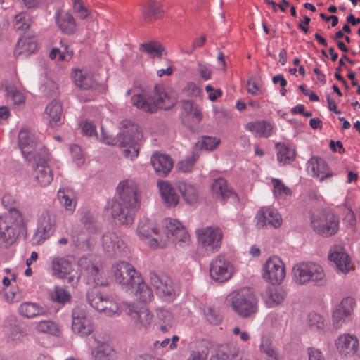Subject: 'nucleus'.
Returning <instances> with one entry per match:
<instances>
[{
  "mask_svg": "<svg viewBox=\"0 0 360 360\" xmlns=\"http://www.w3.org/2000/svg\"><path fill=\"white\" fill-rule=\"evenodd\" d=\"M63 108L61 103L53 100L46 108V113L48 115L49 124L52 127H58L61 124V115Z\"/></svg>",
  "mask_w": 360,
  "mask_h": 360,
  "instance_id": "obj_32",
  "label": "nucleus"
},
{
  "mask_svg": "<svg viewBox=\"0 0 360 360\" xmlns=\"http://www.w3.org/2000/svg\"><path fill=\"white\" fill-rule=\"evenodd\" d=\"M56 22L59 29L66 34H72L77 28L76 21L71 13L58 9L55 15Z\"/></svg>",
  "mask_w": 360,
  "mask_h": 360,
  "instance_id": "obj_23",
  "label": "nucleus"
},
{
  "mask_svg": "<svg viewBox=\"0 0 360 360\" xmlns=\"http://www.w3.org/2000/svg\"><path fill=\"white\" fill-rule=\"evenodd\" d=\"M226 303L240 317L248 318L258 311V300L250 288H241L230 292Z\"/></svg>",
  "mask_w": 360,
  "mask_h": 360,
  "instance_id": "obj_4",
  "label": "nucleus"
},
{
  "mask_svg": "<svg viewBox=\"0 0 360 360\" xmlns=\"http://www.w3.org/2000/svg\"><path fill=\"white\" fill-rule=\"evenodd\" d=\"M72 329L74 333L84 336L91 333L94 330V327L90 320L86 318L79 321H77L75 323H72Z\"/></svg>",
  "mask_w": 360,
  "mask_h": 360,
  "instance_id": "obj_46",
  "label": "nucleus"
},
{
  "mask_svg": "<svg viewBox=\"0 0 360 360\" xmlns=\"http://www.w3.org/2000/svg\"><path fill=\"white\" fill-rule=\"evenodd\" d=\"M234 273L235 267L233 264L224 255H218L210 263V274L215 281L226 282L231 278Z\"/></svg>",
  "mask_w": 360,
  "mask_h": 360,
  "instance_id": "obj_12",
  "label": "nucleus"
},
{
  "mask_svg": "<svg viewBox=\"0 0 360 360\" xmlns=\"http://www.w3.org/2000/svg\"><path fill=\"white\" fill-rule=\"evenodd\" d=\"M247 90L248 93L252 95H259L261 94L259 86L256 84L255 82L249 80L247 82Z\"/></svg>",
  "mask_w": 360,
  "mask_h": 360,
  "instance_id": "obj_63",
  "label": "nucleus"
},
{
  "mask_svg": "<svg viewBox=\"0 0 360 360\" xmlns=\"http://www.w3.org/2000/svg\"><path fill=\"white\" fill-rule=\"evenodd\" d=\"M256 226L259 229L266 226L278 228L282 224V218L277 210L271 207L261 208L255 217Z\"/></svg>",
  "mask_w": 360,
  "mask_h": 360,
  "instance_id": "obj_18",
  "label": "nucleus"
},
{
  "mask_svg": "<svg viewBox=\"0 0 360 360\" xmlns=\"http://www.w3.org/2000/svg\"><path fill=\"white\" fill-rule=\"evenodd\" d=\"M86 270L89 274V276H91L94 281L96 283V284L98 285V281L99 280L98 276L100 272L98 267L96 265L92 264L91 265L87 266Z\"/></svg>",
  "mask_w": 360,
  "mask_h": 360,
  "instance_id": "obj_60",
  "label": "nucleus"
},
{
  "mask_svg": "<svg viewBox=\"0 0 360 360\" xmlns=\"http://www.w3.org/2000/svg\"><path fill=\"white\" fill-rule=\"evenodd\" d=\"M233 334L235 335H239L240 340L243 342H248L250 339V333L247 331H240L238 326L233 328Z\"/></svg>",
  "mask_w": 360,
  "mask_h": 360,
  "instance_id": "obj_64",
  "label": "nucleus"
},
{
  "mask_svg": "<svg viewBox=\"0 0 360 360\" xmlns=\"http://www.w3.org/2000/svg\"><path fill=\"white\" fill-rule=\"evenodd\" d=\"M120 200L108 202L112 216L122 224L131 225L135 217V181L126 179L120 181L117 187Z\"/></svg>",
  "mask_w": 360,
  "mask_h": 360,
  "instance_id": "obj_2",
  "label": "nucleus"
},
{
  "mask_svg": "<svg viewBox=\"0 0 360 360\" xmlns=\"http://www.w3.org/2000/svg\"><path fill=\"white\" fill-rule=\"evenodd\" d=\"M149 15L146 18H153V20L163 17L165 10L162 5H151L148 8Z\"/></svg>",
  "mask_w": 360,
  "mask_h": 360,
  "instance_id": "obj_54",
  "label": "nucleus"
},
{
  "mask_svg": "<svg viewBox=\"0 0 360 360\" xmlns=\"http://www.w3.org/2000/svg\"><path fill=\"white\" fill-rule=\"evenodd\" d=\"M152 165L160 175H167L173 167L172 158L165 154L156 153L151 157Z\"/></svg>",
  "mask_w": 360,
  "mask_h": 360,
  "instance_id": "obj_27",
  "label": "nucleus"
},
{
  "mask_svg": "<svg viewBox=\"0 0 360 360\" xmlns=\"http://www.w3.org/2000/svg\"><path fill=\"white\" fill-rule=\"evenodd\" d=\"M271 183L274 187L273 193L276 198L284 199L287 196L291 195L292 191L285 186L280 179H272Z\"/></svg>",
  "mask_w": 360,
  "mask_h": 360,
  "instance_id": "obj_45",
  "label": "nucleus"
},
{
  "mask_svg": "<svg viewBox=\"0 0 360 360\" xmlns=\"http://www.w3.org/2000/svg\"><path fill=\"white\" fill-rule=\"evenodd\" d=\"M208 350L207 349H196L192 350L187 360H207Z\"/></svg>",
  "mask_w": 360,
  "mask_h": 360,
  "instance_id": "obj_55",
  "label": "nucleus"
},
{
  "mask_svg": "<svg viewBox=\"0 0 360 360\" xmlns=\"http://www.w3.org/2000/svg\"><path fill=\"white\" fill-rule=\"evenodd\" d=\"M122 131L117 137L108 136L101 127L100 141L109 146H118L122 148L124 157L133 160L135 153V128L131 121L124 120L122 123Z\"/></svg>",
  "mask_w": 360,
  "mask_h": 360,
  "instance_id": "obj_6",
  "label": "nucleus"
},
{
  "mask_svg": "<svg viewBox=\"0 0 360 360\" xmlns=\"http://www.w3.org/2000/svg\"><path fill=\"white\" fill-rule=\"evenodd\" d=\"M307 169L312 176L319 179V181L333 176L326 162L321 158L312 157L307 162Z\"/></svg>",
  "mask_w": 360,
  "mask_h": 360,
  "instance_id": "obj_22",
  "label": "nucleus"
},
{
  "mask_svg": "<svg viewBox=\"0 0 360 360\" xmlns=\"http://www.w3.org/2000/svg\"><path fill=\"white\" fill-rule=\"evenodd\" d=\"M8 94L11 96L15 104H21L25 101L24 96L19 91L13 88L8 89Z\"/></svg>",
  "mask_w": 360,
  "mask_h": 360,
  "instance_id": "obj_59",
  "label": "nucleus"
},
{
  "mask_svg": "<svg viewBox=\"0 0 360 360\" xmlns=\"http://www.w3.org/2000/svg\"><path fill=\"white\" fill-rule=\"evenodd\" d=\"M82 133L88 136H92L94 135L98 136V134L96 131V127L91 122H83L81 125Z\"/></svg>",
  "mask_w": 360,
  "mask_h": 360,
  "instance_id": "obj_58",
  "label": "nucleus"
},
{
  "mask_svg": "<svg viewBox=\"0 0 360 360\" xmlns=\"http://www.w3.org/2000/svg\"><path fill=\"white\" fill-rule=\"evenodd\" d=\"M86 313L83 305H77L73 308L72 311V323H75V321H79L83 319H86Z\"/></svg>",
  "mask_w": 360,
  "mask_h": 360,
  "instance_id": "obj_53",
  "label": "nucleus"
},
{
  "mask_svg": "<svg viewBox=\"0 0 360 360\" xmlns=\"http://www.w3.org/2000/svg\"><path fill=\"white\" fill-rule=\"evenodd\" d=\"M37 49L38 46L35 41L23 37L18 41L17 46L15 50V54L24 55L27 56L34 53Z\"/></svg>",
  "mask_w": 360,
  "mask_h": 360,
  "instance_id": "obj_39",
  "label": "nucleus"
},
{
  "mask_svg": "<svg viewBox=\"0 0 360 360\" xmlns=\"http://www.w3.org/2000/svg\"><path fill=\"white\" fill-rule=\"evenodd\" d=\"M37 329L40 333L56 335L58 331L57 325L51 321H41L38 323Z\"/></svg>",
  "mask_w": 360,
  "mask_h": 360,
  "instance_id": "obj_50",
  "label": "nucleus"
},
{
  "mask_svg": "<svg viewBox=\"0 0 360 360\" xmlns=\"http://www.w3.org/2000/svg\"><path fill=\"white\" fill-rule=\"evenodd\" d=\"M94 360H116V355L113 348L105 342H98L95 350H92Z\"/></svg>",
  "mask_w": 360,
  "mask_h": 360,
  "instance_id": "obj_38",
  "label": "nucleus"
},
{
  "mask_svg": "<svg viewBox=\"0 0 360 360\" xmlns=\"http://www.w3.org/2000/svg\"><path fill=\"white\" fill-rule=\"evenodd\" d=\"M153 297L151 288L144 282L141 275L136 272V309L138 304L147 305Z\"/></svg>",
  "mask_w": 360,
  "mask_h": 360,
  "instance_id": "obj_24",
  "label": "nucleus"
},
{
  "mask_svg": "<svg viewBox=\"0 0 360 360\" xmlns=\"http://www.w3.org/2000/svg\"><path fill=\"white\" fill-rule=\"evenodd\" d=\"M285 292L280 288H268L263 293V298L269 307H274L283 302Z\"/></svg>",
  "mask_w": 360,
  "mask_h": 360,
  "instance_id": "obj_36",
  "label": "nucleus"
},
{
  "mask_svg": "<svg viewBox=\"0 0 360 360\" xmlns=\"http://www.w3.org/2000/svg\"><path fill=\"white\" fill-rule=\"evenodd\" d=\"M259 349L260 353L264 355L268 360H281L282 359V355L268 335L261 337Z\"/></svg>",
  "mask_w": 360,
  "mask_h": 360,
  "instance_id": "obj_29",
  "label": "nucleus"
},
{
  "mask_svg": "<svg viewBox=\"0 0 360 360\" xmlns=\"http://www.w3.org/2000/svg\"><path fill=\"white\" fill-rule=\"evenodd\" d=\"M176 186L184 200L187 203L193 205L198 202V191L194 185L185 181H179Z\"/></svg>",
  "mask_w": 360,
  "mask_h": 360,
  "instance_id": "obj_34",
  "label": "nucleus"
},
{
  "mask_svg": "<svg viewBox=\"0 0 360 360\" xmlns=\"http://www.w3.org/2000/svg\"><path fill=\"white\" fill-rule=\"evenodd\" d=\"M311 226L315 232L323 236L334 235L339 228V219L333 212H324L314 215Z\"/></svg>",
  "mask_w": 360,
  "mask_h": 360,
  "instance_id": "obj_9",
  "label": "nucleus"
},
{
  "mask_svg": "<svg viewBox=\"0 0 360 360\" xmlns=\"http://www.w3.org/2000/svg\"><path fill=\"white\" fill-rule=\"evenodd\" d=\"M151 285L155 288L157 295L170 302L175 297V292L173 288L171 278L165 274H158L154 271L149 274Z\"/></svg>",
  "mask_w": 360,
  "mask_h": 360,
  "instance_id": "obj_16",
  "label": "nucleus"
},
{
  "mask_svg": "<svg viewBox=\"0 0 360 360\" xmlns=\"http://www.w3.org/2000/svg\"><path fill=\"white\" fill-rule=\"evenodd\" d=\"M220 140L215 137L205 136L203 138L201 147L207 150H212L219 144Z\"/></svg>",
  "mask_w": 360,
  "mask_h": 360,
  "instance_id": "obj_51",
  "label": "nucleus"
},
{
  "mask_svg": "<svg viewBox=\"0 0 360 360\" xmlns=\"http://www.w3.org/2000/svg\"><path fill=\"white\" fill-rule=\"evenodd\" d=\"M286 276L285 265L278 256L269 257L263 265L262 277L272 285H280Z\"/></svg>",
  "mask_w": 360,
  "mask_h": 360,
  "instance_id": "obj_8",
  "label": "nucleus"
},
{
  "mask_svg": "<svg viewBox=\"0 0 360 360\" xmlns=\"http://www.w3.org/2000/svg\"><path fill=\"white\" fill-rule=\"evenodd\" d=\"M116 281L126 291L134 293L135 269L127 262H120L113 266Z\"/></svg>",
  "mask_w": 360,
  "mask_h": 360,
  "instance_id": "obj_15",
  "label": "nucleus"
},
{
  "mask_svg": "<svg viewBox=\"0 0 360 360\" xmlns=\"http://www.w3.org/2000/svg\"><path fill=\"white\" fill-rule=\"evenodd\" d=\"M152 318L153 315L147 305L140 306L139 311H136V321L138 320L141 326L146 327L150 325Z\"/></svg>",
  "mask_w": 360,
  "mask_h": 360,
  "instance_id": "obj_47",
  "label": "nucleus"
},
{
  "mask_svg": "<svg viewBox=\"0 0 360 360\" xmlns=\"http://www.w3.org/2000/svg\"><path fill=\"white\" fill-rule=\"evenodd\" d=\"M210 360H241V356L237 348L221 345L216 353L210 356Z\"/></svg>",
  "mask_w": 360,
  "mask_h": 360,
  "instance_id": "obj_35",
  "label": "nucleus"
},
{
  "mask_svg": "<svg viewBox=\"0 0 360 360\" xmlns=\"http://www.w3.org/2000/svg\"><path fill=\"white\" fill-rule=\"evenodd\" d=\"M81 223L89 233H96L100 231V225L95 216L89 210H84L81 214Z\"/></svg>",
  "mask_w": 360,
  "mask_h": 360,
  "instance_id": "obj_40",
  "label": "nucleus"
},
{
  "mask_svg": "<svg viewBox=\"0 0 360 360\" xmlns=\"http://www.w3.org/2000/svg\"><path fill=\"white\" fill-rule=\"evenodd\" d=\"M309 360H324V356L320 349L315 347H309L307 349Z\"/></svg>",
  "mask_w": 360,
  "mask_h": 360,
  "instance_id": "obj_61",
  "label": "nucleus"
},
{
  "mask_svg": "<svg viewBox=\"0 0 360 360\" xmlns=\"http://www.w3.org/2000/svg\"><path fill=\"white\" fill-rule=\"evenodd\" d=\"M158 187L160 196L167 207H175L179 203V197L169 182L158 181Z\"/></svg>",
  "mask_w": 360,
  "mask_h": 360,
  "instance_id": "obj_25",
  "label": "nucleus"
},
{
  "mask_svg": "<svg viewBox=\"0 0 360 360\" xmlns=\"http://www.w3.org/2000/svg\"><path fill=\"white\" fill-rule=\"evenodd\" d=\"M245 129L258 137H269L273 131L272 125L264 120L249 122Z\"/></svg>",
  "mask_w": 360,
  "mask_h": 360,
  "instance_id": "obj_31",
  "label": "nucleus"
},
{
  "mask_svg": "<svg viewBox=\"0 0 360 360\" xmlns=\"http://www.w3.org/2000/svg\"><path fill=\"white\" fill-rule=\"evenodd\" d=\"M329 259L333 262L338 270L342 274H347L354 269L349 256L342 248L335 247L330 250Z\"/></svg>",
  "mask_w": 360,
  "mask_h": 360,
  "instance_id": "obj_21",
  "label": "nucleus"
},
{
  "mask_svg": "<svg viewBox=\"0 0 360 360\" xmlns=\"http://www.w3.org/2000/svg\"><path fill=\"white\" fill-rule=\"evenodd\" d=\"M205 91L209 94L208 98L212 101H215L222 96V91L221 89L214 90L211 85H207L205 86Z\"/></svg>",
  "mask_w": 360,
  "mask_h": 360,
  "instance_id": "obj_62",
  "label": "nucleus"
},
{
  "mask_svg": "<svg viewBox=\"0 0 360 360\" xmlns=\"http://www.w3.org/2000/svg\"><path fill=\"white\" fill-rule=\"evenodd\" d=\"M19 313L25 318L32 319L39 316L46 315L48 313V310L37 303L25 302L20 304Z\"/></svg>",
  "mask_w": 360,
  "mask_h": 360,
  "instance_id": "obj_33",
  "label": "nucleus"
},
{
  "mask_svg": "<svg viewBox=\"0 0 360 360\" xmlns=\"http://www.w3.org/2000/svg\"><path fill=\"white\" fill-rule=\"evenodd\" d=\"M139 234L153 249L163 248L169 241L179 248L186 247L190 243V236L185 227L179 221L171 218L165 219L161 228L146 220L139 225Z\"/></svg>",
  "mask_w": 360,
  "mask_h": 360,
  "instance_id": "obj_1",
  "label": "nucleus"
},
{
  "mask_svg": "<svg viewBox=\"0 0 360 360\" xmlns=\"http://www.w3.org/2000/svg\"><path fill=\"white\" fill-rule=\"evenodd\" d=\"M52 269L54 275L58 278H64L72 271V264L64 258H55L52 261Z\"/></svg>",
  "mask_w": 360,
  "mask_h": 360,
  "instance_id": "obj_41",
  "label": "nucleus"
},
{
  "mask_svg": "<svg viewBox=\"0 0 360 360\" xmlns=\"http://www.w3.org/2000/svg\"><path fill=\"white\" fill-rule=\"evenodd\" d=\"M307 324L311 330L318 333H323L326 327L324 318L315 312L308 315Z\"/></svg>",
  "mask_w": 360,
  "mask_h": 360,
  "instance_id": "obj_43",
  "label": "nucleus"
},
{
  "mask_svg": "<svg viewBox=\"0 0 360 360\" xmlns=\"http://www.w3.org/2000/svg\"><path fill=\"white\" fill-rule=\"evenodd\" d=\"M200 244L211 252H217L221 246L223 232L219 227L207 226L196 232Z\"/></svg>",
  "mask_w": 360,
  "mask_h": 360,
  "instance_id": "obj_11",
  "label": "nucleus"
},
{
  "mask_svg": "<svg viewBox=\"0 0 360 360\" xmlns=\"http://www.w3.org/2000/svg\"><path fill=\"white\" fill-rule=\"evenodd\" d=\"M56 226V216L49 210L44 211L39 218L36 235L39 240H45L54 232Z\"/></svg>",
  "mask_w": 360,
  "mask_h": 360,
  "instance_id": "obj_19",
  "label": "nucleus"
},
{
  "mask_svg": "<svg viewBox=\"0 0 360 360\" xmlns=\"http://www.w3.org/2000/svg\"><path fill=\"white\" fill-rule=\"evenodd\" d=\"M355 306V300L352 297H346L334 307L332 311V321L335 328H340L352 320Z\"/></svg>",
  "mask_w": 360,
  "mask_h": 360,
  "instance_id": "obj_10",
  "label": "nucleus"
},
{
  "mask_svg": "<svg viewBox=\"0 0 360 360\" xmlns=\"http://www.w3.org/2000/svg\"><path fill=\"white\" fill-rule=\"evenodd\" d=\"M86 299L89 304L98 311H103L109 316L115 313L112 307L114 306L112 300L108 295H103L97 286L88 289Z\"/></svg>",
  "mask_w": 360,
  "mask_h": 360,
  "instance_id": "obj_13",
  "label": "nucleus"
},
{
  "mask_svg": "<svg viewBox=\"0 0 360 360\" xmlns=\"http://www.w3.org/2000/svg\"><path fill=\"white\" fill-rule=\"evenodd\" d=\"M139 50L146 53L150 58H162V55L167 54L165 46L157 41H150L139 45Z\"/></svg>",
  "mask_w": 360,
  "mask_h": 360,
  "instance_id": "obj_37",
  "label": "nucleus"
},
{
  "mask_svg": "<svg viewBox=\"0 0 360 360\" xmlns=\"http://www.w3.org/2000/svg\"><path fill=\"white\" fill-rule=\"evenodd\" d=\"M72 78L75 84L83 90L95 89L98 85L97 82L91 75L84 72L79 69H75L72 72Z\"/></svg>",
  "mask_w": 360,
  "mask_h": 360,
  "instance_id": "obj_28",
  "label": "nucleus"
},
{
  "mask_svg": "<svg viewBox=\"0 0 360 360\" xmlns=\"http://www.w3.org/2000/svg\"><path fill=\"white\" fill-rule=\"evenodd\" d=\"M2 205L9 211L8 212L18 211L16 209V201L15 198L9 194H6L3 196Z\"/></svg>",
  "mask_w": 360,
  "mask_h": 360,
  "instance_id": "obj_56",
  "label": "nucleus"
},
{
  "mask_svg": "<svg viewBox=\"0 0 360 360\" xmlns=\"http://www.w3.org/2000/svg\"><path fill=\"white\" fill-rule=\"evenodd\" d=\"M24 226L23 218L19 211L0 215V247L7 248L12 245Z\"/></svg>",
  "mask_w": 360,
  "mask_h": 360,
  "instance_id": "obj_5",
  "label": "nucleus"
},
{
  "mask_svg": "<svg viewBox=\"0 0 360 360\" xmlns=\"http://www.w3.org/2000/svg\"><path fill=\"white\" fill-rule=\"evenodd\" d=\"M292 281L297 285H307L311 282L317 286H324L327 278L323 267L315 262H300L292 270Z\"/></svg>",
  "mask_w": 360,
  "mask_h": 360,
  "instance_id": "obj_7",
  "label": "nucleus"
},
{
  "mask_svg": "<svg viewBox=\"0 0 360 360\" xmlns=\"http://www.w3.org/2000/svg\"><path fill=\"white\" fill-rule=\"evenodd\" d=\"M206 320L211 324L218 325L221 321V316L215 309L210 308L205 314Z\"/></svg>",
  "mask_w": 360,
  "mask_h": 360,
  "instance_id": "obj_57",
  "label": "nucleus"
},
{
  "mask_svg": "<svg viewBox=\"0 0 360 360\" xmlns=\"http://www.w3.org/2000/svg\"><path fill=\"white\" fill-rule=\"evenodd\" d=\"M51 300L54 302L65 304L71 301L70 292L63 286L56 285L49 292Z\"/></svg>",
  "mask_w": 360,
  "mask_h": 360,
  "instance_id": "obj_42",
  "label": "nucleus"
},
{
  "mask_svg": "<svg viewBox=\"0 0 360 360\" xmlns=\"http://www.w3.org/2000/svg\"><path fill=\"white\" fill-rule=\"evenodd\" d=\"M197 159L198 155L195 153H193L190 157L179 161L177 167L179 169L183 172H189L192 170Z\"/></svg>",
  "mask_w": 360,
  "mask_h": 360,
  "instance_id": "obj_49",
  "label": "nucleus"
},
{
  "mask_svg": "<svg viewBox=\"0 0 360 360\" xmlns=\"http://www.w3.org/2000/svg\"><path fill=\"white\" fill-rule=\"evenodd\" d=\"M211 189L217 199L225 200L229 198L237 199L236 193L229 187L226 181L223 178L215 179L211 185Z\"/></svg>",
  "mask_w": 360,
  "mask_h": 360,
  "instance_id": "obj_26",
  "label": "nucleus"
},
{
  "mask_svg": "<svg viewBox=\"0 0 360 360\" xmlns=\"http://www.w3.org/2000/svg\"><path fill=\"white\" fill-rule=\"evenodd\" d=\"M335 346L341 356H352L359 350V341L354 335L343 333L335 339Z\"/></svg>",
  "mask_w": 360,
  "mask_h": 360,
  "instance_id": "obj_17",
  "label": "nucleus"
},
{
  "mask_svg": "<svg viewBox=\"0 0 360 360\" xmlns=\"http://www.w3.org/2000/svg\"><path fill=\"white\" fill-rule=\"evenodd\" d=\"M72 240L77 247L84 250H90L93 245L91 238L84 234L76 236L72 233Z\"/></svg>",
  "mask_w": 360,
  "mask_h": 360,
  "instance_id": "obj_48",
  "label": "nucleus"
},
{
  "mask_svg": "<svg viewBox=\"0 0 360 360\" xmlns=\"http://www.w3.org/2000/svg\"><path fill=\"white\" fill-rule=\"evenodd\" d=\"M177 93L171 87L163 84L154 86V95L143 92L136 95V108L146 112L153 113L159 108L168 110L177 102Z\"/></svg>",
  "mask_w": 360,
  "mask_h": 360,
  "instance_id": "obj_3",
  "label": "nucleus"
},
{
  "mask_svg": "<svg viewBox=\"0 0 360 360\" xmlns=\"http://www.w3.org/2000/svg\"><path fill=\"white\" fill-rule=\"evenodd\" d=\"M18 145L26 160L30 162L37 160L38 152H34L36 142L32 133L27 130H21L18 134Z\"/></svg>",
  "mask_w": 360,
  "mask_h": 360,
  "instance_id": "obj_20",
  "label": "nucleus"
},
{
  "mask_svg": "<svg viewBox=\"0 0 360 360\" xmlns=\"http://www.w3.org/2000/svg\"><path fill=\"white\" fill-rule=\"evenodd\" d=\"M58 197L60 202L64 204L66 209L68 210H72L75 207V203L73 200L65 193L64 190L60 189L58 192Z\"/></svg>",
  "mask_w": 360,
  "mask_h": 360,
  "instance_id": "obj_52",
  "label": "nucleus"
},
{
  "mask_svg": "<svg viewBox=\"0 0 360 360\" xmlns=\"http://www.w3.org/2000/svg\"><path fill=\"white\" fill-rule=\"evenodd\" d=\"M49 160L48 150L45 148H41L37 153L36 167L34 168L35 179L41 186H46L52 181L53 175L52 169L47 165Z\"/></svg>",
  "mask_w": 360,
  "mask_h": 360,
  "instance_id": "obj_14",
  "label": "nucleus"
},
{
  "mask_svg": "<svg viewBox=\"0 0 360 360\" xmlns=\"http://www.w3.org/2000/svg\"><path fill=\"white\" fill-rule=\"evenodd\" d=\"M102 245L109 255H116L124 246V242L112 232H108L102 237Z\"/></svg>",
  "mask_w": 360,
  "mask_h": 360,
  "instance_id": "obj_30",
  "label": "nucleus"
},
{
  "mask_svg": "<svg viewBox=\"0 0 360 360\" xmlns=\"http://www.w3.org/2000/svg\"><path fill=\"white\" fill-rule=\"evenodd\" d=\"M278 160L284 165L288 164L294 160L295 158V150L285 144H278Z\"/></svg>",
  "mask_w": 360,
  "mask_h": 360,
  "instance_id": "obj_44",
  "label": "nucleus"
}]
</instances>
